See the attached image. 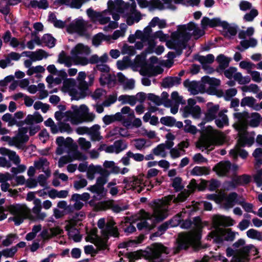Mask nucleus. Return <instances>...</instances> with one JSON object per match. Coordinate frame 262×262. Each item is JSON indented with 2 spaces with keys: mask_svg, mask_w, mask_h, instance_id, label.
<instances>
[{
  "mask_svg": "<svg viewBox=\"0 0 262 262\" xmlns=\"http://www.w3.org/2000/svg\"><path fill=\"white\" fill-rule=\"evenodd\" d=\"M162 253H168L167 248L161 244H154L151 253L148 256V258L150 262H161L160 255Z\"/></svg>",
  "mask_w": 262,
  "mask_h": 262,
  "instance_id": "obj_25",
  "label": "nucleus"
},
{
  "mask_svg": "<svg viewBox=\"0 0 262 262\" xmlns=\"http://www.w3.org/2000/svg\"><path fill=\"white\" fill-rule=\"evenodd\" d=\"M163 69L159 67H154L151 64H145L140 69V74L148 76H155L163 72Z\"/></svg>",
  "mask_w": 262,
  "mask_h": 262,
  "instance_id": "obj_28",
  "label": "nucleus"
},
{
  "mask_svg": "<svg viewBox=\"0 0 262 262\" xmlns=\"http://www.w3.org/2000/svg\"><path fill=\"white\" fill-rule=\"evenodd\" d=\"M34 165L37 169H42L45 172L47 177L50 176V171L48 169L49 163L45 159H40L34 162Z\"/></svg>",
  "mask_w": 262,
  "mask_h": 262,
  "instance_id": "obj_37",
  "label": "nucleus"
},
{
  "mask_svg": "<svg viewBox=\"0 0 262 262\" xmlns=\"http://www.w3.org/2000/svg\"><path fill=\"white\" fill-rule=\"evenodd\" d=\"M0 154L2 155L8 156L10 160L12 161L15 164L17 165L20 162L19 156L14 151L10 150L5 147H2L0 148Z\"/></svg>",
  "mask_w": 262,
  "mask_h": 262,
  "instance_id": "obj_35",
  "label": "nucleus"
},
{
  "mask_svg": "<svg viewBox=\"0 0 262 262\" xmlns=\"http://www.w3.org/2000/svg\"><path fill=\"white\" fill-rule=\"evenodd\" d=\"M90 53V49L88 46L80 43L75 46L71 51L74 63L76 65L84 66L89 63L94 64V63L105 62L108 59V56L106 53L101 57H98L97 55H93L90 58H88L85 56Z\"/></svg>",
  "mask_w": 262,
  "mask_h": 262,
  "instance_id": "obj_7",
  "label": "nucleus"
},
{
  "mask_svg": "<svg viewBox=\"0 0 262 262\" xmlns=\"http://www.w3.org/2000/svg\"><path fill=\"white\" fill-rule=\"evenodd\" d=\"M49 20L53 24L54 26L58 28H63L65 26L67 21H62L57 19L56 16L54 14H50L49 16Z\"/></svg>",
  "mask_w": 262,
  "mask_h": 262,
  "instance_id": "obj_51",
  "label": "nucleus"
},
{
  "mask_svg": "<svg viewBox=\"0 0 262 262\" xmlns=\"http://www.w3.org/2000/svg\"><path fill=\"white\" fill-rule=\"evenodd\" d=\"M197 101H203L202 98L196 97L195 99L189 98L187 100V104L183 108L180 110L182 115L187 118L191 116L194 119H199L202 115L201 107L199 105H195Z\"/></svg>",
  "mask_w": 262,
  "mask_h": 262,
  "instance_id": "obj_12",
  "label": "nucleus"
},
{
  "mask_svg": "<svg viewBox=\"0 0 262 262\" xmlns=\"http://www.w3.org/2000/svg\"><path fill=\"white\" fill-rule=\"evenodd\" d=\"M55 4L65 5L72 8L79 9L83 5V0H55Z\"/></svg>",
  "mask_w": 262,
  "mask_h": 262,
  "instance_id": "obj_32",
  "label": "nucleus"
},
{
  "mask_svg": "<svg viewBox=\"0 0 262 262\" xmlns=\"http://www.w3.org/2000/svg\"><path fill=\"white\" fill-rule=\"evenodd\" d=\"M74 61L72 58L66 54L64 51H62L58 55L57 62L60 64H63L66 67H70Z\"/></svg>",
  "mask_w": 262,
  "mask_h": 262,
  "instance_id": "obj_40",
  "label": "nucleus"
},
{
  "mask_svg": "<svg viewBox=\"0 0 262 262\" xmlns=\"http://www.w3.org/2000/svg\"><path fill=\"white\" fill-rule=\"evenodd\" d=\"M207 110L205 113L204 120L206 121L209 122L213 120L217 113L219 109L218 105L213 104L211 102H209L207 104Z\"/></svg>",
  "mask_w": 262,
  "mask_h": 262,
  "instance_id": "obj_29",
  "label": "nucleus"
},
{
  "mask_svg": "<svg viewBox=\"0 0 262 262\" xmlns=\"http://www.w3.org/2000/svg\"><path fill=\"white\" fill-rule=\"evenodd\" d=\"M45 71V69L42 66H37L30 68L27 71V74L29 76L36 74V76L38 77L40 74L44 73Z\"/></svg>",
  "mask_w": 262,
  "mask_h": 262,
  "instance_id": "obj_50",
  "label": "nucleus"
},
{
  "mask_svg": "<svg viewBox=\"0 0 262 262\" xmlns=\"http://www.w3.org/2000/svg\"><path fill=\"white\" fill-rule=\"evenodd\" d=\"M258 14L257 10L252 8L251 4L247 2V21H252Z\"/></svg>",
  "mask_w": 262,
  "mask_h": 262,
  "instance_id": "obj_43",
  "label": "nucleus"
},
{
  "mask_svg": "<svg viewBox=\"0 0 262 262\" xmlns=\"http://www.w3.org/2000/svg\"><path fill=\"white\" fill-rule=\"evenodd\" d=\"M258 253L257 249L252 245L247 246V261L248 260V257L249 258H252V256H254Z\"/></svg>",
  "mask_w": 262,
  "mask_h": 262,
  "instance_id": "obj_62",
  "label": "nucleus"
},
{
  "mask_svg": "<svg viewBox=\"0 0 262 262\" xmlns=\"http://www.w3.org/2000/svg\"><path fill=\"white\" fill-rule=\"evenodd\" d=\"M86 158V157L81 152L76 151L72 154L61 157L58 161V165L59 167H62L74 160L84 161Z\"/></svg>",
  "mask_w": 262,
  "mask_h": 262,
  "instance_id": "obj_24",
  "label": "nucleus"
},
{
  "mask_svg": "<svg viewBox=\"0 0 262 262\" xmlns=\"http://www.w3.org/2000/svg\"><path fill=\"white\" fill-rule=\"evenodd\" d=\"M77 142L82 150H87L91 147V143L90 141L86 140L84 138H79Z\"/></svg>",
  "mask_w": 262,
  "mask_h": 262,
  "instance_id": "obj_58",
  "label": "nucleus"
},
{
  "mask_svg": "<svg viewBox=\"0 0 262 262\" xmlns=\"http://www.w3.org/2000/svg\"><path fill=\"white\" fill-rule=\"evenodd\" d=\"M205 34L203 28H200L198 25L192 21L186 25L178 26L177 31L171 34V40L167 42L169 48H175L181 47L193 36L198 39Z\"/></svg>",
  "mask_w": 262,
  "mask_h": 262,
  "instance_id": "obj_5",
  "label": "nucleus"
},
{
  "mask_svg": "<svg viewBox=\"0 0 262 262\" xmlns=\"http://www.w3.org/2000/svg\"><path fill=\"white\" fill-rule=\"evenodd\" d=\"M235 249V254L232 258V262H245L246 245L244 239H240L233 245Z\"/></svg>",
  "mask_w": 262,
  "mask_h": 262,
  "instance_id": "obj_20",
  "label": "nucleus"
},
{
  "mask_svg": "<svg viewBox=\"0 0 262 262\" xmlns=\"http://www.w3.org/2000/svg\"><path fill=\"white\" fill-rule=\"evenodd\" d=\"M157 38L159 39L161 41H165L168 38V35L164 34L162 31H158L153 34L151 38L150 37V40L152 41Z\"/></svg>",
  "mask_w": 262,
  "mask_h": 262,
  "instance_id": "obj_57",
  "label": "nucleus"
},
{
  "mask_svg": "<svg viewBox=\"0 0 262 262\" xmlns=\"http://www.w3.org/2000/svg\"><path fill=\"white\" fill-rule=\"evenodd\" d=\"M201 27L204 30L208 27L213 28L217 26L226 27L227 23L225 21H222L220 18L217 17L210 19L208 17H204L201 20Z\"/></svg>",
  "mask_w": 262,
  "mask_h": 262,
  "instance_id": "obj_26",
  "label": "nucleus"
},
{
  "mask_svg": "<svg viewBox=\"0 0 262 262\" xmlns=\"http://www.w3.org/2000/svg\"><path fill=\"white\" fill-rule=\"evenodd\" d=\"M224 30V35L227 37L230 38L231 36H234L237 32V26H230L227 23V25L226 27H222Z\"/></svg>",
  "mask_w": 262,
  "mask_h": 262,
  "instance_id": "obj_53",
  "label": "nucleus"
},
{
  "mask_svg": "<svg viewBox=\"0 0 262 262\" xmlns=\"http://www.w3.org/2000/svg\"><path fill=\"white\" fill-rule=\"evenodd\" d=\"M181 78L179 77H168L164 80L163 85L168 88L178 85L181 83Z\"/></svg>",
  "mask_w": 262,
  "mask_h": 262,
  "instance_id": "obj_45",
  "label": "nucleus"
},
{
  "mask_svg": "<svg viewBox=\"0 0 262 262\" xmlns=\"http://www.w3.org/2000/svg\"><path fill=\"white\" fill-rule=\"evenodd\" d=\"M75 224H73V222H69L66 226V229L68 231L69 237L76 242H79L81 237L79 234V232L74 226Z\"/></svg>",
  "mask_w": 262,
  "mask_h": 262,
  "instance_id": "obj_30",
  "label": "nucleus"
},
{
  "mask_svg": "<svg viewBox=\"0 0 262 262\" xmlns=\"http://www.w3.org/2000/svg\"><path fill=\"white\" fill-rule=\"evenodd\" d=\"M235 234L230 229H218L216 231L211 232L208 237L213 238L215 242L220 241L222 237L226 241H232L235 238Z\"/></svg>",
  "mask_w": 262,
  "mask_h": 262,
  "instance_id": "obj_19",
  "label": "nucleus"
},
{
  "mask_svg": "<svg viewBox=\"0 0 262 262\" xmlns=\"http://www.w3.org/2000/svg\"><path fill=\"white\" fill-rule=\"evenodd\" d=\"M185 125L184 126V131L187 133H189L192 134H195L198 132L196 127L192 125L191 121L189 120H186L185 121Z\"/></svg>",
  "mask_w": 262,
  "mask_h": 262,
  "instance_id": "obj_56",
  "label": "nucleus"
},
{
  "mask_svg": "<svg viewBox=\"0 0 262 262\" xmlns=\"http://www.w3.org/2000/svg\"><path fill=\"white\" fill-rule=\"evenodd\" d=\"M121 115V121H122V124L128 128L131 125L130 121L127 119H124V117L123 115L127 114L128 117H134V112L133 111H132L130 108L128 106H124L123 107L120 112H118Z\"/></svg>",
  "mask_w": 262,
  "mask_h": 262,
  "instance_id": "obj_31",
  "label": "nucleus"
},
{
  "mask_svg": "<svg viewBox=\"0 0 262 262\" xmlns=\"http://www.w3.org/2000/svg\"><path fill=\"white\" fill-rule=\"evenodd\" d=\"M55 117L60 122L59 129L62 133L69 132L71 130L70 126L68 124H63L64 122H70L74 125H77L83 122H91L94 120L96 116L94 113L89 112L86 105L82 104L79 106L72 105L71 110L66 112H56Z\"/></svg>",
  "mask_w": 262,
  "mask_h": 262,
  "instance_id": "obj_1",
  "label": "nucleus"
},
{
  "mask_svg": "<svg viewBox=\"0 0 262 262\" xmlns=\"http://www.w3.org/2000/svg\"><path fill=\"white\" fill-rule=\"evenodd\" d=\"M9 210L14 215L12 220L16 225H20L25 219L29 217L30 215V209L24 204L11 206Z\"/></svg>",
  "mask_w": 262,
  "mask_h": 262,
  "instance_id": "obj_14",
  "label": "nucleus"
},
{
  "mask_svg": "<svg viewBox=\"0 0 262 262\" xmlns=\"http://www.w3.org/2000/svg\"><path fill=\"white\" fill-rule=\"evenodd\" d=\"M127 147V144L122 140L116 141L113 145H107L103 144L99 147V150H103L107 153L118 154L125 150Z\"/></svg>",
  "mask_w": 262,
  "mask_h": 262,
  "instance_id": "obj_21",
  "label": "nucleus"
},
{
  "mask_svg": "<svg viewBox=\"0 0 262 262\" xmlns=\"http://www.w3.org/2000/svg\"><path fill=\"white\" fill-rule=\"evenodd\" d=\"M121 3L118 0H108L107 3V9L102 12H97L92 8H89L86 10V14L94 23L98 22L101 25L108 23V25L103 28L105 31L116 29L118 26L117 21L120 18L118 9L122 7Z\"/></svg>",
  "mask_w": 262,
  "mask_h": 262,
  "instance_id": "obj_2",
  "label": "nucleus"
},
{
  "mask_svg": "<svg viewBox=\"0 0 262 262\" xmlns=\"http://www.w3.org/2000/svg\"><path fill=\"white\" fill-rule=\"evenodd\" d=\"M166 148H167V146L165 144H159L153 149V152L156 156L164 158L167 155L165 151Z\"/></svg>",
  "mask_w": 262,
  "mask_h": 262,
  "instance_id": "obj_52",
  "label": "nucleus"
},
{
  "mask_svg": "<svg viewBox=\"0 0 262 262\" xmlns=\"http://www.w3.org/2000/svg\"><path fill=\"white\" fill-rule=\"evenodd\" d=\"M90 27H91V25L88 21L84 20L82 17H78L67 26L66 30L69 33H76L83 36L86 34L87 30Z\"/></svg>",
  "mask_w": 262,
  "mask_h": 262,
  "instance_id": "obj_13",
  "label": "nucleus"
},
{
  "mask_svg": "<svg viewBox=\"0 0 262 262\" xmlns=\"http://www.w3.org/2000/svg\"><path fill=\"white\" fill-rule=\"evenodd\" d=\"M105 170L101 166L91 165L89 166L86 171L87 178L91 180L94 179L95 174L96 173H99L101 174H104Z\"/></svg>",
  "mask_w": 262,
  "mask_h": 262,
  "instance_id": "obj_34",
  "label": "nucleus"
},
{
  "mask_svg": "<svg viewBox=\"0 0 262 262\" xmlns=\"http://www.w3.org/2000/svg\"><path fill=\"white\" fill-rule=\"evenodd\" d=\"M172 199V195H168L155 202L152 215L143 210L141 211L139 214L140 222L137 225L138 228L139 230L150 229L155 226L156 222L165 219L168 216L167 206Z\"/></svg>",
  "mask_w": 262,
  "mask_h": 262,
  "instance_id": "obj_3",
  "label": "nucleus"
},
{
  "mask_svg": "<svg viewBox=\"0 0 262 262\" xmlns=\"http://www.w3.org/2000/svg\"><path fill=\"white\" fill-rule=\"evenodd\" d=\"M28 132V129L25 127H21L19 129L18 134L12 138L8 136H3L1 138L2 142H7L10 146H15L18 148L21 147V144L28 141V137L26 134Z\"/></svg>",
  "mask_w": 262,
  "mask_h": 262,
  "instance_id": "obj_15",
  "label": "nucleus"
},
{
  "mask_svg": "<svg viewBox=\"0 0 262 262\" xmlns=\"http://www.w3.org/2000/svg\"><path fill=\"white\" fill-rule=\"evenodd\" d=\"M195 59L199 61L202 65L203 68L206 71L207 73H211L213 70L208 66V64L212 63L214 60V57L212 54H208L207 56L198 55Z\"/></svg>",
  "mask_w": 262,
  "mask_h": 262,
  "instance_id": "obj_27",
  "label": "nucleus"
},
{
  "mask_svg": "<svg viewBox=\"0 0 262 262\" xmlns=\"http://www.w3.org/2000/svg\"><path fill=\"white\" fill-rule=\"evenodd\" d=\"M225 136L221 132L207 126L196 143V146L202 151L205 149L211 150L214 146H220L225 142Z\"/></svg>",
  "mask_w": 262,
  "mask_h": 262,
  "instance_id": "obj_6",
  "label": "nucleus"
},
{
  "mask_svg": "<svg viewBox=\"0 0 262 262\" xmlns=\"http://www.w3.org/2000/svg\"><path fill=\"white\" fill-rule=\"evenodd\" d=\"M43 121L42 116L38 113H35L33 115H29L26 119V122L28 124L39 123Z\"/></svg>",
  "mask_w": 262,
  "mask_h": 262,
  "instance_id": "obj_49",
  "label": "nucleus"
},
{
  "mask_svg": "<svg viewBox=\"0 0 262 262\" xmlns=\"http://www.w3.org/2000/svg\"><path fill=\"white\" fill-rule=\"evenodd\" d=\"M61 90L70 95L72 99L79 100L83 98L81 90L77 87L75 81L73 79H65L63 82Z\"/></svg>",
  "mask_w": 262,
  "mask_h": 262,
  "instance_id": "obj_17",
  "label": "nucleus"
},
{
  "mask_svg": "<svg viewBox=\"0 0 262 262\" xmlns=\"http://www.w3.org/2000/svg\"><path fill=\"white\" fill-rule=\"evenodd\" d=\"M135 35H136V33L134 34H132L130 35H129L128 38V41L130 43H134V42H135L136 39L140 40V41H137L136 42V43H135L136 49H138V50L142 49L144 46L143 43L145 42H148L149 46H151L152 45V42H151V40H150V35H148L147 39H143V38H138L136 36H134V37L133 38V41H132L131 40L129 39L130 37L132 36H134Z\"/></svg>",
  "mask_w": 262,
  "mask_h": 262,
  "instance_id": "obj_38",
  "label": "nucleus"
},
{
  "mask_svg": "<svg viewBox=\"0 0 262 262\" xmlns=\"http://www.w3.org/2000/svg\"><path fill=\"white\" fill-rule=\"evenodd\" d=\"M231 168V163L229 161L221 162L217 164L214 170L219 176L225 175Z\"/></svg>",
  "mask_w": 262,
  "mask_h": 262,
  "instance_id": "obj_36",
  "label": "nucleus"
},
{
  "mask_svg": "<svg viewBox=\"0 0 262 262\" xmlns=\"http://www.w3.org/2000/svg\"><path fill=\"white\" fill-rule=\"evenodd\" d=\"M202 82L204 83L205 86L206 84L209 87H214L218 86L220 84V80L214 78H210L209 76H204L202 78Z\"/></svg>",
  "mask_w": 262,
  "mask_h": 262,
  "instance_id": "obj_47",
  "label": "nucleus"
},
{
  "mask_svg": "<svg viewBox=\"0 0 262 262\" xmlns=\"http://www.w3.org/2000/svg\"><path fill=\"white\" fill-rule=\"evenodd\" d=\"M183 214H185V213L181 212L178 214L177 215L175 216L170 222L169 226L170 227H176L179 225H181V221L182 219V217Z\"/></svg>",
  "mask_w": 262,
  "mask_h": 262,
  "instance_id": "obj_64",
  "label": "nucleus"
},
{
  "mask_svg": "<svg viewBox=\"0 0 262 262\" xmlns=\"http://www.w3.org/2000/svg\"><path fill=\"white\" fill-rule=\"evenodd\" d=\"M216 126L219 128H222L228 125V118L227 116L222 113H219V116L215 120Z\"/></svg>",
  "mask_w": 262,
  "mask_h": 262,
  "instance_id": "obj_46",
  "label": "nucleus"
},
{
  "mask_svg": "<svg viewBox=\"0 0 262 262\" xmlns=\"http://www.w3.org/2000/svg\"><path fill=\"white\" fill-rule=\"evenodd\" d=\"M162 1L164 2V4L159 0H137V3L140 8H148L149 11H153L156 9L159 10L175 9L172 0Z\"/></svg>",
  "mask_w": 262,
  "mask_h": 262,
  "instance_id": "obj_11",
  "label": "nucleus"
},
{
  "mask_svg": "<svg viewBox=\"0 0 262 262\" xmlns=\"http://www.w3.org/2000/svg\"><path fill=\"white\" fill-rule=\"evenodd\" d=\"M115 223L112 220H110L105 225V221L104 218H101L98 221V227L101 229L102 235L105 238H108L109 236L118 237L119 233L117 228L114 226Z\"/></svg>",
  "mask_w": 262,
  "mask_h": 262,
  "instance_id": "obj_18",
  "label": "nucleus"
},
{
  "mask_svg": "<svg viewBox=\"0 0 262 262\" xmlns=\"http://www.w3.org/2000/svg\"><path fill=\"white\" fill-rule=\"evenodd\" d=\"M139 134L142 136H146L149 139H155L156 138L157 135L155 131L149 130L148 131L144 128H141L140 130H139Z\"/></svg>",
  "mask_w": 262,
  "mask_h": 262,
  "instance_id": "obj_63",
  "label": "nucleus"
},
{
  "mask_svg": "<svg viewBox=\"0 0 262 262\" xmlns=\"http://www.w3.org/2000/svg\"><path fill=\"white\" fill-rule=\"evenodd\" d=\"M216 60L222 68H225L228 66L230 60L223 55H220L217 57Z\"/></svg>",
  "mask_w": 262,
  "mask_h": 262,
  "instance_id": "obj_60",
  "label": "nucleus"
},
{
  "mask_svg": "<svg viewBox=\"0 0 262 262\" xmlns=\"http://www.w3.org/2000/svg\"><path fill=\"white\" fill-rule=\"evenodd\" d=\"M210 170L206 167L195 166L190 171V174L194 176H201L207 175Z\"/></svg>",
  "mask_w": 262,
  "mask_h": 262,
  "instance_id": "obj_44",
  "label": "nucleus"
},
{
  "mask_svg": "<svg viewBox=\"0 0 262 262\" xmlns=\"http://www.w3.org/2000/svg\"><path fill=\"white\" fill-rule=\"evenodd\" d=\"M260 115L258 113H247V125L252 127H257L261 121Z\"/></svg>",
  "mask_w": 262,
  "mask_h": 262,
  "instance_id": "obj_33",
  "label": "nucleus"
},
{
  "mask_svg": "<svg viewBox=\"0 0 262 262\" xmlns=\"http://www.w3.org/2000/svg\"><path fill=\"white\" fill-rule=\"evenodd\" d=\"M234 224V221L229 216L221 215H214L212 217L213 227L215 229L214 231L217 229H221L220 226H231Z\"/></svg>",
  "mask_w": 262,
  "mask_h": 262,
  "instance_id": "obj_23",
  "label": "nucleus"
},
{
  "mask_svg": "<svg viewBox=\"0 0 262 262\" xmlns=\"http://www.w3.org/2000/svg\"><path fill=\"white\" fill-rule=\"evenodd\" d=\"M247 236L252 239L262 241L261 233L257 230L253 229H249L247 231Z\"/></svg>",
  "mask_w": 262,
  "mask_h": 262,
  "instance_id": "obj_54",
  "label": "nucleus"
},
{
  "mask_svg": "<svg viewBox=\"0 0 262 262\" xmlns=\"http://www.w3.org/2000/svg\"><path fill=\"white\" fill-rule=\"evenodd\" d=\"M42 40L43 42L50 48H52L55 46V39L49 34L45 35Z\"/></svg>",
  "mask_w": 262,
  "mask_h": 262,
  "instance_id": "obj_61",
  "label": "nucleus"
},
{
  "mask_svg": "<svg viewBox=\"0 0 262 262\" xmlns=\"http://www.w3.org/2000/svg\"><path fill=\"white\" fill-rule=\"evenodd\" d=\"M118 100L122 104H128L132 106L135 105L137 102V99L135 96L127 95L120 96Z\"/></svg>",
  "mask_w": 262,
  "mask_h": 262,
  "instance_id": "obj_42",
  "label": "nucleus"
},
{
  "mask_svg": "<svg viewBox=\"0 0 262 262\" xmlns=\"http://www.w3.org/2000/svg\"><path fill=\"white\" fill-rule=\"evenodd\" d=\"M88 238L91 243H94L99 249H105L107 248L108 238H105L101 234V237L97 235L96 229L92 230L89 233Z\"/></svg>",
  "mask_w": 262,
  "mask_h": 262,
  "instance_id": "obj_22",
  "label": "nucleus"
},
{
  "mask_svg": "<svg viewBox=\"0 0 262 262\" xmlns=\"http://www.w3.org/2000/svg\"><path fill=\"white\" fill-rule=\"evenodd\" d=\"M208 224L207 222H202L199 217L193 219V222L190 220H186L181 224V227L187 229L192 227L194 231L189 233H180L177 240L178 248L186 249L190 245L197 248L199 245V230Z\"/></svg>",
  "mask_w": 262,
  "mask_h": 262,
  "instance_id": "obj_4",
  "label": "nucleus"
},
{
  "mask_svg": "<svg viewBox=\"0 0 262 262\" xmlns=\"http://www.w3.org/2000/svg\"><path fill=\"white\" fill-rule=\"evenodd\" d=\"M234 115L237 119L234 126L238 132L239 139L235 148L230 150V155L234 158L238 156L245 158L246 157L244 150L246 143L245 137L246 115L244 113H236Z\"/></svg>",
  "mask_w": 262,
  "mask_h": 262,
  "instance_id": "obj_8",
  "label": "nucleus"
},
{
  "mask_svg": "<svg viewBox=\"0 0 262 262\" xmlns=\"http://www.w3.org/2000/svg\"><path fill=\"white\" fill-rule=\"evenodd\" d=\"M237 195L231 193L227 195L224 192H220L218 194H212L207 195V198L214 201L216 203L220 204L223 208L228 209L231 208L236 202Z\"/></svg>",
  "mask_w": 262,
  "mask_h": 262,
  "instance_id": "obj_10",
  "label": "nucleus"
},
{
  "mask_svg": "<svg viewBox=\"0 0 262 262\" xmlns=\"http://www.w3.org/2000/svg\"><path fill=\"white\" fill-rule=\"evenodd\" d=\"M68 193L69 191L66 190L58 191L55 189H52L48 191V196L52 199L65 198L68 196Z\"/></svg>",
  "mask_w": 262,
  "mask_h": 262,
  "instance_id": "obj_41",
  "label": "nucleus"
},
{
  "mask_svg": "<svg viewBox=\"0 0 262 262\" xmlns=\"http://www.w3.org/2000/svg\"><path fill=\"white\" fill-rule=\"evenodd\" d=\"M123 183L125 184V187L126 189L136 190L138 193L141 192L144 187H146L147 190H149L155 185L149 180L143 182V179L136 177L125 178L123 180Z\"/></svg>",
  "mask_w": 262,
  "mask_h": 262,
  "instance_id": "obj_9",
  "label": "nucleus"
},
{
  "mask_svg": "<svg viewBox=\"0 0 262 262\" xmlns=\"http://www.w3.org/2000/svg\"><path fill=\"white\" fill-rule=\"evenodd\" d=\"M156 26H158L159 28H164L166 27V21L164 19H160L158 17H155L149 22L148 26L145 27L143 31L137 30L136 31V35L132 36L129 39L133 41L134 36H136L138 38L146 39L148 35H150L152 31L151 28L155 27Z\"/></svg>",
  "mask_w": 262,
  "mask_h": 262,
  "instance_id": "obj_16",
  "label": "nucleus"
},
{
  "mask_svg": "<svg viewBox=\"0 0 262 262\" xmlns=\"http://www.w3.org/2000/svg\"><path fill=\"white\" fill-rule=\"evenodd\" d=\"M88 190L93 193H95L99 195H102L104 192L103 186H99L97 184L89 187L88 188Z\"/></svg>",
  "mask_w": 262,
  "mask_h": 262,
  "instance_id": "obj_59",
  "label": "nucleus"
},
{
  "mask_svg": "<svg viewBox=\"0 0 262 262\" xmlns=\"http://www.w3.org/2000/svg\"><path fill=\"white\" fill-rule=\"evenodd\" d=\"M126 30V26L124 24H122L120 25L119 30H116L112 35V39L116 40L120 37H122L125 35Z\"/></svg>",
  "mask_w": 262,
  "mask_h": 262,
  "instance_id": "obj_55",
  "label": "nucleus"
},
{
  "mask_svg": "<svg viewBox=\"0 0 262 262\" xmlns=\"http://www.w3.org/2000/svg\"><path fill=\"white\" fill-rule=\"evenodd\" d=\"M48 54L42 50H38L35 52H29L28 55L33 61L41 60L43 58H46L48 57Z\"/></svg>",
  "mask_w": 262,
  "mask_h": 262,
  "instance_id": "obj_39",
  "label": "nucleus"
},
{
  "mask_svg": "<svg viewBox=\"0 0 262 262\" xmlns=\"http://www.w3.org/2000/svg\"><path fill=\"white\" fill-rule=\"evenodd\" d=\"M102 120L105 125H108L116 121H121V115L119 113H116L113 115H105Z\"/></svg>",
  "mask_w": 262,
  "mask_h": 262,
  "instance_id": "obj_48",
  "label": "nucleus"
}]
</instances>
